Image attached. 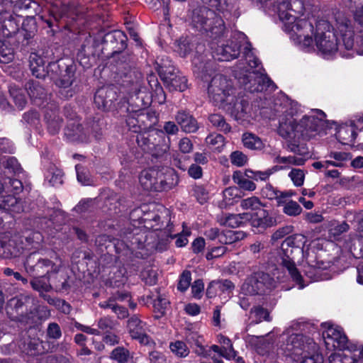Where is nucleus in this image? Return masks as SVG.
<instances>
[{"mask_svg": "<svg viewBox=\"0 0 363 363\" xmlns=\"http://www.w3.org/2000/svg\"><path fill=\"white\" fill-rule=\"evenodd\" d=\"M1 184L3 186L1 191L12 193L14 195L21 191L23 189L22 182L19 179H11L10 177L4 178V183L1 182Z\"/></svg>", "mask_w": 363, "mask_h": 363, "instance_id": "39", "label": "nucleus"}, {"mask_svg": "<svg viewBox=\"0 0 363 363\" xmlns=\"http://www.w3.org/2000/svg\"><path fill=\"white\" fill-rule=\"evenodd\" d=\"M245 176L248 179H251L256 182H267L269 179V176L267 169L264 171L253 170L251 169H245Z\"/></svg>", "mask_w": 363, "mask_h": 363, "instance_id": "55", "label": "nucleus"}, {"mask_svg": "<svg viewBox=\"0 0 363 363\" xmlns=\"http://www.w3.org/2000/svg\"><path fill=\"white\" fill-rule=\"evenodd\" d=\"M23 252V239L22 238L0 234V257L4 259L17 257Z\"/></svg>", "mask_w": 363, "mask_h": 363, "instance_id": "14", "label": "nucleus"}, {"mask_svg": "<svg viewBox=\"0 0 363 363\" xmlns=\"http://www.w3.org/2000/svg\"><path fill=\"white\" fill-rule=\"evenodd\" d=\"M111 357L119 363H125L130 358V354L127 349L118 347L111 352Z\"/></svg>", "mask_w": 363, "mask_h": 363, "instance_id": "51", "label": "nucleus"}, {"mask_svg": "<svg viewBox=\"0 0 363 363\" xmlns=\"http://www.w3.org/2000/svg\"><path fill=\"white\" fill-rule=\"evenodd\" d=\"M328 325L323 333L325 345L328 350H344L347 345V337L341 328L325 323Z\"/></svg>", "mask_w": 363, "mask_h": 363, "instance_id": "15", "label": "nucleus"}, {"mask_svg": "<svg viewBox=\"0 0 363 363\" xmlns=\"http://www.w3.org/2000/svg\"><path fill=\"white\" fill-rule=\"evenodd\" d=\"M9 92L16 106L19 109H23L26 104V99L24 94H23L22 90L11 87Z\"/></svg>", "mask_w": 363, "mask_h": 363, "instance_id": "54", "label": "nucleus"}, {"mask_svg": "<svg viewBox=\"0 0 363 363\" xmlns=\"http://www.w3.org/2000/svg\"><path fill=\"white\" fill-rule=\"evenodd\" d=\"M208 4L211 7L215 8L218 12L223 14L225 18L234 16L238 18L240 16L239 7L237 0H202Z\"/></svg>", "mask_w": 363, "mask_h": 363, "instance_id": "20", "label": "nucleus"}, {"mask_svg": "<svg viewBox=\"0 0 363 363\" xmlns=\"http://www.w3.org/2000/svg\"><path fill=\"white\" fill-rule=\"evenodd\" d=\"M242 140L244 146L250 150H260L264 147V143L262 140L258 136L250 133H244Z\"/></svg>", "mask_w": 363, "mask_h": 363, "instance_id": "34", "label": "nucleus"}, {"mask_svg": "<svg viewBox=\"0 0 363 363\" xmlns=\"http://www.w3.org/2000/svg\"><path fill=\"white\" fill-rule=\"evenodd\" d=\"M278 15L283 22V29L290 34V38L302 48H313V43L323 55L335 52L344 57H352L356 53L363 55V5L354 11V19L358 25V34L354 39V32L351 21L340 11L334 13L333 25L325 20L318 21L315 30L313 23L300 18L296 14L303 11L300 0H286L278 6Z\"/></svg>", "mask_w": 363, "mask_h": 363, "instance_id": "1", "label": "nucleus"}, {"mask_svg": "<svg viewBox=\"0 0 363 363\" xmlns=\"http://www.w3.org/2000/svg\"><path fill=\"white\" fill-rule=\"evenodd\" d=\"M282 202L279 203L278 206H283V212L287 216H297L301 213L302 208L296 201L289 200Z\"/></svg>", "mask_w": 363, "mask_h": 363, "instance_id": "44", "label": "nucleus"}, {"mask_svg": "<svg viewBox=\"0 0 363 363\" xmlns=\"http://www.w3.org/2000/svg\"><path fill=\"white\" fill-rule=\"evenodd\" d=\"M223 200L226 205H232L240 198L239 190L235 186L226 188L223 191Z\"/></svg>", "mask_w": 363, "mask_h": 363, "instance_id": "53", "label": "nucleus"}, {"mask_svg": "<svg viewBox=\"0 0 363 363\" xmlns=\"http://www.w3.org/2000/svg\"><path fill=\"white\" fill-rule=\"evenodd\" d=\"M62 172L55 166H52L45 173V179L53 186L62 183Z\"/></svg>", "mask_w": 363, "mask_h": 363, "instance_id": "45", "label": "nucleus"}, {"mask_svg": "<svg viewBox=\"0 0 363 363\" xmlns=\"http://www.w3.org/2000/svg\"><path fill=\"white\" fill-rule=\"evenodd\" d=\"M298 128V122L293 116H284L279 120L277 128L278 134L288 143V147L291 152L303 154L299 149L298 143L303 137V133Z\"/></svg>", "mask_w": 363, "mask_h": 363, "instance_id": "9", "label": "nucleus"}, {"mask_svg": "<svg viewBox=\"0 0 363 363\" xmlns=\"http://www.w3.org/2000/svg\"><path fill=\"white\" fill-rule=\"evenodd\" d=\"M156 63V69L160 78L170 91H183L186 89V77L179 72H176V69L169 57H162L160 62L157 61Z\"/></svg>", "mask_w": 363, "mask_h": 363, "instance_id": "7", "label": "nucleus"}, {"mask_svg": "<svg viewBox=\"0 0 363 363\" xmlns=\"http://www.w3.org/2000/svg\"><path fill=\"white\" fill-rule=\"evenodd\" d=\"M82 127L79 123H72L65 130V135L70 140L86 141V138L82 135Z\"/></svg>", "mask_w": 363, "mask_h": 363, "instance_id": "38", "label": "nucleus"}, {"mask_svg": "<svg viewBox=\"0 0 363 363\" xmlns=\"http://www.w3.org/2000/svg\"><path fill=\"white\" fill-rule=\"evenodd\" d=\"M128 330L130 335L144 345H151L155 343L146 333V324L140 320L136 315H133L128 320Z\"/></svg>", "mask_w": 363, "mask_h": 363, "instance_id": "17", "label": "nucleus"}, {"mask_svg": "<svg viewBox=\"0 0 363 363\" xmlns=\"http://www.w3.org/2000/svg\"><path fill=\"white\" fill-rule=\"evenodd\" d=\"M289 177L292 180L294 184L296 186H301L303 184L305 174L300 169H292L289 173Z\"/></svg>", "mask_w": 363, "mask_h": 363, "instance_id": "61", "label": "nucleus"}, {"mask_svg": "<svg viewBox=\"0 0 363 363\" xmlns=\"http://www.w3.org/2000/svg\"><path fill=\"white\" fill-rule=\"evenodd\" d=\"M45 121L50 133L55 135L59 132L62 119L56 109L46 110L45 112Z\"/></svg>", "mask_w": 363, "mask_h": 363, "instance_id": "30", "label": "nucleus"}, {"mask_svg": "<svg viewBox=\"0 0 363 363\" xmlns=\"http://www.w3.org/2000/svg\"><path fill=\"white\" fill-rule=\"evenodd\" d=\"M26 89L33 102L38 106L44 105L47 101V94L38 82L30 81L26 84Z\"/></svg>", "mask_w": 363, "mask_h": 363, "instance_id": "25", "label": "nucleus"}, {"mask_svg": "<svg viewBox=\"0 0 363 363\" xmlns=\"http://www.w3.org/2000/svg\"><path fill=\"white\" fill-rule=\"evenodd\" d=\"M213 285L216 286V289L220 293L230 294L235 289V284L228 279L213 281Z\"/></svg>", "mask_w": 363, "mask_h": 363, "instance_id": "58", "label": "nucleus"}, {"mask_svg": "<svg viewBox=\"0 0 363 363\" xmlns=\"http://www.w3.org/2000/svg\"><path fill=\"white\" fill-rule=\"evenodd\" d=\"M35 299L26 294H20L11 298L6 306L7 313L13 320L28 323L33 318Z\"/></svg>", "mask_w": 363, "mask_h": 363, "instance_id": "8", "label": "nucleus"}, {"mask_svg": "<svg viewBox=\"0 0 363 363\" xmlns=\"http://www.w3.org/2000/svg\"><path fill=\"white\" fill-rule=\"evenodd\" d=\"M57 270H52L50 272L51 277L48 278L50 280L52 286L53 285L56 290L65 291L69 288L68 284L69 277L67 272L60 264H57Z\"/></svg>", "mask_w": 363, "mask_h": 363, "instance_id": "24", "label": "nucleus"}, {"mask_svg": "<svg viewBox=\"0 0 363 363\" xmlns=\"http://www.w3.org/2000/svg\"><path fill=\"white\" fill-rule=\"evenodd\" d=\"M248 220L251 222L252 227L262 229H266L277 224L276 218L262 208L257 213H250Z\"/></svg>", "mask_w": 363, "mask_h": 363, "instance_id": "23", "label": "nucleus"}, {"mask_svg": "<svg viewBox=\"0 0 363 363\" xmlns=\"http://www.w3.org/2000/svg\"><path fill=\"white\" fill-rule=\"evenodd\" d=\"M230 162L237 167L244 166L247 162V156L240 151H235L230 154Z\"/></svg>", "mask_w": 363, "mask_h": 363, "instance_id": "63", "label": "nucleus"}, {"mask_svg": "<svg viewBox=\"0 0 363 363\" xmlns=\"http://www.w3.org/2000/svg\"><path fill=\"white\" fill-rule=\"evenodd\" d=\"M191 23L197 30L210 33L211 37L215 38L223 35L225 28L222 18L206 6L199 7L193 11Z\"/></svg>", "mask_w": 363, "mask_h": 363, "instance_id": "6", "label": "nucleus"}, {"mask_svg": "<svg viewBox=\"0 0 363 363\" xmlns=\"http://www.w3.org/2000/svg\"><path fill=\"white\" fill-rule=\"evenodd\" d=\"M157 135L155 130L145 133H139L136 137V141L140 147L145 152H151L155 147V136Z\"/></svg>", "mask_w": 363, "mask_h": 363, "instance_id": "32", "label": "nucleus"}, {"mask_svg": "<svg viewBox=\"0 0 363 363\" xmlns=\"http://www.w3.org/2000/svg\"><path fill=\"white\" fill-rule=\"evenodd\" d=\"M245 238V233L242 231L227 230L221 233L220 242L224 245L232 244Z\"/></svg>", "mask_w": 363, "mask_h": 363, "instance_id": "41", "label": "nucleus"}, {"mask_svg": "<svg viewBox=\"0 0 363 363\" xmlns=\"http://www.w3.org/2000/svg\"><path fill=\"white\" fill-rule=\"evenodd\" d=\"M328 157L334 159L333 166L338 167H343L345 162L351 159L350 155L345 152H331Z\"/></svg>", "mask_w": 363, "mask_h": 363, "instance_id": "56", "label": "nucleus"}, {"mask_svg": "<svg viewBox=\"0 0 363 363\" xmlns=\"http://www.w3.org/2000/svg\"><path fill=\"white\" fill-rule=\"evenodd\" d=\"M227 110L230 111L231 116L240 123L250 122L253 118L252 106L245 99L238 100L233 106L228 107Z\"/></svg>", "mask_w": 363, "mask_h": 363, "instance_id": "18", "label": "nucleus"}, {"mask_svg": "<svg viewBox=\"0 0 363 363\" xmlns=\"http://www.w3.org/2000/svg\"><path fill=\"white\" fill-rule=\"evenodd\" d=\"M210 123L220 131L229 132L230 125L225 122L224 117L220 114H211L208 117Z\"/></svg>", "mask_w": 363, "mask_h": 363, "instance_id": "50", "label": "nucleus"}, {"mask_svg": "<svg viewBox=\"0 0 363 363\" xmlns=\"http://www.w3.org/2000/svg\"><path fill=\"white\" fill-rule=\"evenodd\" d=\"M36 277L30 281V285L34 290L38 291L40 295L51 290L52 284L48 276Z\"/></svg>", "mask_w": 363, "mask_h": 363, "instance_id": "33", "label": "nucleus"}, {"mask_svg": "<svg viewBox=\"0 0 363 363\" xmlns=\"http://www.w3.org/2000/svg\"><path fill=\"white\" fill-rule=\"evenodd\" d=\"M14 58V50L7 40H0V62L9 63Z\"/></svg>", "mask_w": 363, "mask_h": 363, "instance_id": "37", "label": "nucleus"}, {"mask_svg": "<svg viewBox=\"0 0 363 363\" xmlns=\"http://www.w3.org/2000/svg\"><path fill=\"white\" fill-rule=\"evenodd\" d=\"M304 238L301 235L289 236L281 243L280 250H278L277 262L286 269L292 280L299 285V289H303V278L297 269L294 259L296 255L303 253V248L300 246Z\"/></svg>", "mask_w": 363, "mask_h": 363, "instance_id": "4", "label": "nucleus"}, {"mask_svg": "<svg viewBox=\"0 0 363 363\" xmlns=\"http://www.w3.org/2000/svg\"><path fill=\"white\" fill-rule=\"evenodd\" d=\"M4 167L9 172L14 174H18L22 172V168L18 160L13 157H9L4 164Z\"/></svg>", "mask_w": 363, "mask_h": 363, "instance_id": "62", "label": "nucleus"}, {"mask_svg": "<svg viewBox=\"0 0 363 363\" xmlns=\"http://www.w3.org/2000/svg\"><path fill=\"white\" fill-rule=\"evenodd\" d=\"M344 350L349 352L347 357L352 363L357 362L358 359L363 357V345L350 343L347 340V345Z\"/></svg>", "mask_w": 363, "mask_h": 363, "instance_id": "43", "label": "nucleus"}, {"mask_svg": "<svg viewBox=\"0 0 363 363\" xmlns=\"http://www.w3.org/2000/svg\"><path fill=\"white\" fill-rule=\"evenodd\" d=\"M139 181L145 190L158 191L157 169H149L142 171Z\"/></svg>", "mask_w": 363, "mask_h": 363, "instance_id": "28", "label": "nucleus"}, {"mask_svg": "<svg viewBox=\"0 0 363 363\" xmlns=\"http://www.w3.org/2000/svg\"><path fill=\"white\" fill-rule=\"evenodd\" d=\"M179 132V127L174 121H165L162 125V129L155 130V133L157 135L161 134H167L168 135H174L177 134Z\"/></svg>", "mask_w": 363, "mask_h": 363, "instance_id": "57", "label": "nucleus"}, {"mask_svg": "<svg viewBox=\"0 0 363 363\" xmlns=\"http://www.w3.org/2000/svg\"><path fill=\"white\" fill-rule=\"evenodd\" d=\"M118 74L122 79V86L127 89V91L131 96L145 91V88L142 84L140 72L129 67H124V70H119Z\"/></svg>", "mask_w": 363, "mask_h": 363, "instance_id": "13", "label": "nucleus"}, {"mask_svg": "<svg viewBox=\"0 0 363 363\" xmlns=\"http://www.w3.org/2000/svg\"><path fill=\"white\" fill-rule=\"evenodd\" d=\"M106 37L109 38L111 41L114 40L118 42V46L116 48V50L114 52H119L124 50L126 48L127 37L123 32L121 30H114L113 32L108 33L106 35Z\"/></svg>", "mask_w": 363, "mask_h": 363, "instance_id": "46", "label": "nucleus"}, {"mask_svg": "<svg viewBox=\"0 0 363 363\" xmlns=\"http://www.w3.org/2000/svg\"><path fill=\"white\" fill-rule=\"evenodd\" d=\"M325 114L319 109L311 112L310 115L304 116L298 123V128L303 133L301 139H309L315 135L325 125Z\"/></svg>", "mask_w": 363, "mask_h": 363, "instance_id": "11", "label": "nucleus"}, {"mask_svg": "<svg viewBox=\"0 0 363 363\" xmlns=\"http://www.w3.org/2000/svg\"><path fill=\"white\" fill-rule=\"evenodd\" d=\"M191 274L189 271H184L181 274L177 285V289L182 292L186 291L190 286Z\"/></svg>", "mask_w": 363, "mask_h": 363, "instance_id": "60", "label": "nucleus"}, {"mask_svg": "<svg viewBox=\"0 0 363 363\" xmlns=\"http://www.w3.org/2000/svg\"><path fill=\"white\" fill-rule=\"evenodd\" d=\"M306 160L303 157H296V156H288V157H281L277 156L274 162L277 164H281L282 167H286V169L290 168L291 166H302L304 164Z\"/></svg>", "mask_w": 363, "mask_h": 363, "instance_id": "36", "label": "nucleus"}, {"mask_svg": "<svg viewBox=\"0 0 363 363\" xmlns=\"http://www.w3.org/2000/svg\"><path fill=\"white\" fill-rule=\"evenodd\" d=\"M174 118L182 130L186 133H195L199 129V124L196 120L185 111H179L175 115Z\"/></svg>", "mask_w": 363, "mask_h": 363, "instance_id": "26", "label": "nucleus"}, {"mask_svg": "<svg viewBox=\"0 0 363 363\" xmlns=\"http://www.w3.org/2000/svg\"><path fill=\"white\" fill-rule=\"evenodd\" d=\"M158 191H167L175 186L179 182V178L174 170L165 167L157 169Z\"/></svg>", "mask_w": 363, "mask_h": 363, "instance_id": "21", "label": "nucleus"}, {"mask_svg": "<svg viewBox=\"0 0 363 363\" xmlns=\"http://www.w3.org/2000/svg\"><path fill=\"white\" fill-rule=\"evenodd\" d=\"M169 348L171 351L179 357H185L189 353V348L186 344L180 340L171 342Z\"/></svg>", "mask_w": 363, "mask_h": 363, "instance_id": "52", "label": "nucleus"}, {"mask_svg": "<svg viewBox=\"0 0 363 363\" xmlns=\"http://www.w3.org/2000/svg\"><path fill=\"white\" fill-rule=\"evenodd\" d=\"M250 213H243L240 214H230L225 218V224L231 228H237L242 223L243 220H247Z\"/></svg>", "mask_w": 363, "mask_h": 363, "instance_id": "49", "label": "nucleus"}, {"mask_svg": "<svg viewBox=\"0 0 363 363\" xmlns=\"http://www.w3.org/2000/svg\"><path fill=\"white\" fill-rule=\"evenodd\" d=\"M194 72L202 81L208 84L209 99L216 106L225 108L233 101L235 89L230 79L222 74H215L216 62L203 56L194 57Z\"/></svg>", "mask_w": 363, "mask_h": 363, "instance_id": "2", "label": "nucleus"}, {"mask_svg": "<svg viewBox=\"0 0 363 363\" xmlns=\"http://www.w3.org/2000/svg\"><path fill=\"white\" fill-rule=\"evenodd\" d=\"M141 277L145 284L154 285L157 281V273L155 270L150 269L142 272Z\"/></svg>", "mask_w": 363, "mask_h": 363, "instance_id": "64", "label": "nucleus"}, {"mask_svg": "<svg viewBox=\"0 0 363 363\" xmlns=\"http://www.w3.org/2000/svg\"><path fill=\"white\" fill-rule=\"evenodd\" d=\"M337 138L341 143L347 145L355 141L357 138V133L354 131L353 127L345 126L340 128L337 131Z\"/></svg>", "mask_w": 363, "mask_h": 363, "instance_id": "35", "label": "nucleus"}, {"mask_svg": "<svg viewBox=\"0 0 363 363\" xmlns=\"http://www.w3.org/2000/svg\"><path fill=\"white\" fill-rule=\"evenodd\" d=\"M151 298L153 299V307L155 310L163 315L167 308L169 301L164 294H161L159 291H156V294H152Z\"/></svg>", "mask_w": 363, "mask_h": 363, "instance_id": "42", "label": "nucleus"}, {"mask_svg": "<svg viewBox=\"0 0 363 363\" xmlns=\"http://www.w3.org/2000/svg\"><path fill=\"white\" fill-rule=\"evenodd\" d=\"M240 206L243 210L248 211L247 213H257L262 208V203L256 196L241 200Z\"/></svg>", "mask_w": 363, "mask_h": 363, "instance_id": "40", "label": "nucleus"}, {"mask_svg": "<svg viewBox=\"0 0 363 363\" xmlns=\"http://www.w3.org/2000/svg\"><path fill=\"white\" fill-rule=\"evenodd\" d=\"M240 47V42L238 40H229L216 49L213 57L219 61L232 60L239 55Z\"/></svg>", "mask_w": 363, "mask_h": 363, "instance_id": "19", "label": "nucleus"}, {"mask_svg": "<svg viewBox=\"0 0 363 363\" xmlns=\"http://www.w3.org/2000/svg\"><path fill=\"white\" fill-rule=\"evenodd\" d=\"M251 45L246 44L244 51L245 58L236 65L235 77L250 92H261L274 86L272 81L264 74L259 67L258 59L251 52Z\"/></svg>", "mask_w": 363, "mask_h": 363, "instance_id": "3", "label": "nucleus"}, {"mask_svg": "<svg viewBox=\"0 0 363 363\" xmlns=\"http://www.w3.org/2000/svg\"><path fill=\"white\" fill-rule=\"evenodd\" d=\"M262 196L269 200H277V205L283 203L281 201V191L273 186L271 184H267L262 189Z\"/></svg>", "mask_w": 363, "mask_h": 363, "instance_id": "48", "label": "nucleus"}, {"mask_svg": "<svg viewBox=\"0 0 363 363\" xmlns=\"http://www.w3.org/2000/svg\"><path fill=\"white\" fill-rule=\"evenodd\" d=\"M45 60L38 54L33 52L29 57V66L33 76L37 78H45L49 76L46 69Z\"/></svg>", "mask_w": 363, "mask_h": 363, "instance_id": "27", "label": "nucleus"}, {"mask_svg": "<svg viewBox=\"0 0 363 363\" xmlns=\"http://www.w3.org/2000/svg\"><path fill=\"white\" fill-rule=\"evenodd\" d=\"M43 240V236L39 231L29 233V234L24 238V251L34 250V252H36V251L41 249Z\"/></svg>", "mask_w": 363, "mask_h": 363, "instance_id": "29", "label": "nucleus"}, {"mask_svg": "<svg viewBox=\"0 0 363 363\" xmlns=\"http://www.w3.org/2000/svg\"><path fill=\"white\" fill-rule=\"evenodd\" d=\"M75 13V7L69 0H55L52 4L50 14L55 21L69 17Z\"/></svg>", "mask_w": 363, "mask_h": 363, "instance_id": "22", "label": "nucleus"}, {"mask_svg": "<svg viewBox=\"0 0 363 363\" xmlns=\"http://www.w3.org/2000/svg\"><path fill=\"white\" fill-rule=\"evenodd\" d=\"M74 81V72L72 70V68H67L65 70V74H63L59 80L57 81L56 84L62 88H68L69 87Z\"/></svg>", "mask_w": 363, "mask_h": 363, "instance_id": "59", "label": "nucleus"}, {"mask_svg": "<svg viewBox=\"0 0 363 363\" xmlns=\"http://www.w3.org/2000/svg\"><path fill=\"white\" fill-rule=\"evenodd\" d=\"M232 179L233 182L243 190L253 191L257 188V185L253 180L248 179L245 176V171L244 172L240 170L235 171L233 174Z\"/></svg>", "mask_w": 363, "mask_h": 363, "instance_id": "31", "label": "nucleus"}, {"mask_svg": "<svg viewBox=\"0 0 363 363\" xmlns=\"http://www.w3.org/2000/svg\"><path fill=\"white\" fill-rule=\"evenodd\" d=\"M275 287L276 281L269 274L259 272L245 279L241 287V294L250 296L263 294Z\"/></svg>", "mask_w": 363, "mask_h": 363, "instance_id": "10", "label": "nucleus"}, {"mask_svg": "<svg viewBox=\"0 0 363 363\" xmlns=\"http://www.w3.org/2000/svg\"><path fill=\"white\" fill-rule=\"evenodd\" d=\"M118 98L117 89L114 86L99 89L94 95V104L99 109L109 111L115 106Z\"/></svg>", "mask_w": 363, "mask_h": 363, "instance_id": "16", "label": "nucleus"}, {"mask_svg": "<svg viewBox=\"0 0 363 363\" xmlns=\"http://www.w3.org/2000/svg\"><path fill=\"white\" fill-rule=\"evenodd\" d=\"M24 267L26 272L32 277L43 276V274L51 277V271L57 270L56 264L43 258L35 252L30 253L26 257Z\"/></svg>", "mask_w": 363, "mask_h": 363, "instance_id": "12", "label": "nucleus"}, {"mask_svg": "<svg viewBox=\"0 0 363 363\" xmlns=\"http://www.w3.org/2000/svg\"><path fill=\"white\" fill-rule=\"evenodd\" d=\"M250 318L255 323H259L262 320H270L268 311L261 306H255L251 309Z\"/></svg>", "mask_w": 363, "mask_h": 363, "instance_id": "47", "label": "nucleus"}, {"mask_svg": "<svg viewBox=\"0 0 363 363\" xmlns=\"http://www.w3.org/2000/svg\"><path fill=\"white\" fill-rule=\"evenodd\" d=\"M278 354L289 357L294 361H298L305 354H313L318 351V345L313 339L300 333L282 334Z\"/></svg>", "mask_w": 363, "mask_h": 363, "instance_id": "5", "label": "nucleus"}]
</instances>
